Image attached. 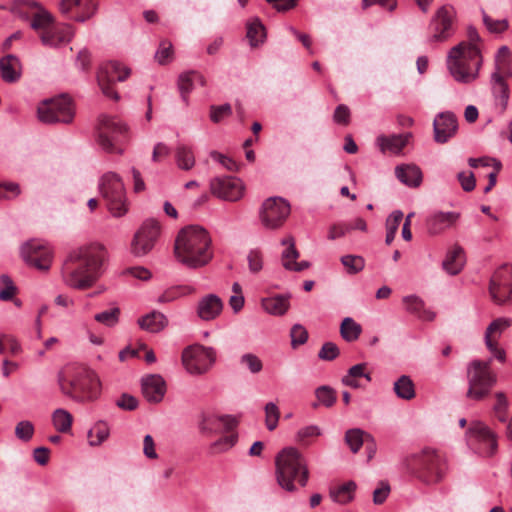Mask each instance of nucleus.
I'll list each match as a JSON object with an SVG mask.
<instances>
[{
  "label": "nucleus",
  "instance_id": "1",
  "mask_svg": "<svg viewBox=\"0 0 512 512\" xmlns=\"http://www.w3.org/2000/svg\"><path fill=\"white\" fill-rule=\"evenodd\" d=\"M108 253L104 245L91 243L72 250L62 267V280L70 288L92 287L103 273Z\"/></svg>",
  "mask_w": 512,
  "mask_h": 512
},
{
  "label": "nucleus",
  "instance_id": "2",
  "mask_svg": "<svg viewBox=\"0 0 512 512\" xmlns=\"http://www.w3.org/2000/svg\"><path fill=\"white\" fill-rule=\"evenodd\" d=\"M211 244V237L205 228L199 225L186 226L175 239V258L190 269L203 267L213 258Z\"/></svg>",
  "mask_w": 512,
  "mask_h": 512
},
{
  "label": "nucleus",
  "instance_id": "3",
  "mask_svg": "<svg viewBox=\"0 0 512 512\" xmlns=\"http://www.w3.org/2000/svg\"><path fill=\"white\" fill-rule=\"evenodd\" d=\"M309 475L307 460L298 449L286 447L276 455V481L285 491L295 492L297 491V485L305 487Z\"/></svg>",
  "mask_w": 512,
  "mask_h": 512
},
{
  "label": "nucleus",
  "instance_id": "4",
  "mask_svg": "<svg viewBox=\"0 0 512 512\" xmlns=\"http://www.w3.org/2000/svg\"><path fill=\"white\" fill-rule=\"evenodd\" d=\"M61 391L77 401H92L100 394V381L85 366L69 365L58 373Z\"/></svg>",
  "mask_w": 512,
  "mask_h": 512
},
{
  "label": "nucleus",
  "instance_id": "5",
  "mask_svg": "<svg viewBox=\"0 0 512 512\" xmlns=\"http://www.w3.org/2000/svg\"><path fill=\"white\" fill-rule=\"evenodd\" d=\"M482 56L477 46L465 41L452 47L447 56V68L455 81L463 84L474 82L479 76Z\"/></svg>",
  "mask_w": 512,
  "mask_h": 512
},
{
  "label": "nucleus",
  "instance_id": "6",
  "mask_svg": "<svg viewBox=\"0 0 512 512\" xmlns=\"http://www.w3.org/2000/svg\"><path fill=\"white\" fill-rule=\"evenodd\" d=\"M411 461L415 476L427 485L440 483L448 470L445 457L430 449L413 456Z\"/></svg>",
  "mask_w": 512,
  "mask_h": 512
},
{
  "label": "nucleus",
  "instance_id": "7",
  "mask_svg": "<svg viewBox=\"0 0 512 512\" xmlns=\"http://www.w3.org/2000/svg\"><path fill=\"white\" fill-rule=\"evenodd\" d=\"M491 360H473L467 367L468 390L466 397L481 401L487 397L497 382L496 374L491 370Z\"/></svg>",
  "mask_w": 512,
  "mask_h": 512
},
{
  "label": "nucleus",
  "instance_id": "8",
  "mask_svg": "<svg viewBox=\"0 0 512 512\" xmlns=\"http://www.w3.org/2000/svg\"><path fill=\"white\" fill-rule=\"evenodd\" d=\"M127 126L117 117L101 115L96 126V141L108 153L122 154L120 144L127 138Z\"/></svg>",
  "mask_w": 512,
  "mask_h": 512
},
{
  "label": "nucleus",
  "instance_id": "9",
  "mask_svg": "<svg viewBox=\"0 0 512 512\" xmlns=\"http://www.w3.org/2000/svg\"><path fill=\"white\" fill-rule=\"evenodd\" d=\"M99 189L106 201L107 208L113 216L121 217L127 212L125 188L118 174L114 172L105 173L100 180Z\"/></svg>",
  "mask_w": 512,
  "mask_h": 512
},
{
  "label": "nucleus",
  "instance_id": "10",
  "mask_svg": "<svg viewBox=\"0 0 512 512\" xmlns=\"http://www.w3.org/2000/svg\"><path fill=\"white\" fill-rule=\"evenodd\" d=\"M37 112L39 120L46 124H69L75 116L73 101L65 94L44 100Z\"/></svg>",
  "mask_w": 512,
  "mask_h": 512
},
{
  "label": "nucleus",
  "instance_id": "11",
  "mask_svg": "<svg viewBox=\"0 0 512 512\" xmlns=\"http://www.w3.org/2000/svg\"><path fill=\"white\" fill-rule=\"evenodd\" d=\"M457 12L451 4H444L436 9L432 15L428 29L430 42H445L456 31Z\"/></svg>",
  "mask_w": 512,
  "mask_h": 512
},
{
  "label": "nucleus",
  "instance_id": "12",
  "mask_svg": "<svg viewBox=\"0 0 512 512\" xmlns=\"http://www.w3.org/2000/svg\"><path fill=\"white\" fill-rule=\"evenodd\" d=\"M290 210V205L284 198L278 196L270 197L261 206L259 212L260 221L267 229H278L287 220Z\"/></svg>",
  "mask_w": 512,
  "mask_h": 512
},
{
  "label": "nucleus",
  "instance_id": "13",
  "mask_svg": "<svg viewBox=\"0 0 512 512\" xmlns=\"http://www.w3.org/2000/svg\"><path fill=\"white\" fill-rule=\"evenodd\" d=\"M215 351L211 347L194 345L182 353V362L190 374L206 373L215 362Z\"/></svg>",
  "mask_w": 512,
  "mask_h": 512
},
{
  "label": "nucleus",
  "instance_id": "14",
  "mask_svg": "<svg viewBox=\"0 0 512 512\" xmlns=\"http://www.w3.org/2000/svg\"><path fill=\"white\" fill-rule=\"evenodd\" d=\"M21 255L27 265L41 271H47L53 259L51 247L40 240L26 242L21 248Z\"/></svg>",
  "mask_w": 512,
  "mask_h": 512
},
{
  "label": "nucleus",
  "instance_id": "15",
  "mask_svg": "<svg viewBox=\"0 0 512 512\" xmlns=\"http://www.w3.org/2000/svg\"><path fill=\"white\" fill-rule=\"evenodd\" d=\"M130 70L122 66L116 61H110L102 65L97 73L98 85L103 94L114 100H118V93L112 89V85L116 82H122L127 79Z\"/></svg>",
  "mask_w": 512,
  "mask_h": 512
},
{
  "label": "nucleus",
  "instance_id": "16",
  "mask_svg": "<svg viewBox=\"0 0 512 512\" xmlns=\"http://www.w3.org/2000/svg\"><path fill=\"white\" fill-rule=\"evenodd\" d=\"M489 291L492 300L498 305L512 300V265L504 264L495 271Z\"/></svg>",
  "mask_w": 512,
  "mask_h": 512
},
{
  "label": "nucleus",
  "instance_id": "17",
  "mask_svg": "<svg viewBox=\"0 0 512 512\" xmlns=\"http://www.w3.org/2000/svg\"><path fill=\"white\" fill-rule=\"evenodd\" d=\"M160 235V225L154 219L146 220L135 233L131 242V253L136 257L148 254Z\"/></svg>",
  "mask_w": 512,
  "mask_h": 512
},
{
  "label": "nucleus",
  "instance_id": "18",
  "mask_svg": "<svg viewBox=\"0 0 512 512\" xmlns=\"http://www.w3.org/2000/svg\"><path fill=\"white\" fill-rule=\"evenodd\" d=\"M470 441L480 444L479 451L485 456H492L497 450L495 433L483 422L473 421L467 431Z\"/></svg>",
  "mask_w": 512,
  "mask_h": 512
},
{
  "label": "nucleus",
  "instance_id": "19",
  "mask_svg": "<svg viewBox=\"0 0 512 512\" xmlns=\"http://www.w3.org/2000/svg\"><path fill=\"white\" fill-rule=\"evenodd\" d=\"M210 191L217 198L237 201L243 195V185L240 179L235 177H216L210 181Z\"/></svg>",
  "mask_w": 512,
  "mask_h": 512
},
{
  "label": "nucleus",
  "instance_id": "20",
  "mask_svg": "<svg viewBox=\"0 0 512 512\" xmlns=\"http://www.w3.org/2000/svg\"><path fill=\"white\" fill-rule=\"evenodd\" d=\"M239 421L232 415L203 413L199 421V430L205 435H214L234 430Z\"/></svg>",
  "mask_w": 512,
  "mask_h": 512
},
{
  "label": "nucleus",
  "instance_id": "21",
  "mask_svg": "<svg viewBox=\"0 0 512 512\" xmlns=\"http://www.w3.org/2000/svg\"><path fill=\"white\" fill-rule=\"evenodd\" d=\"M143 397L152 404L160 403L166 394V382L159 374H149L141 379Z\"/></svg>",
  "mask_w": 512,
  "mask_h": 512
},
{
  "label": "nucleus",
  "instance_id": "22",
  "mask_svg": "<svg viewBox=\"0 0 512 512\" xmlns=\"http://www.w3.org/2000/svg\"><path fill=\"white\" fill-rule=\"evenodd\" d=\"M457 119L451 112L440 113L433 122L434 140L439 144L446 143L456 134Z\"/></svg>",
  "mask_w": 512,
  "mask_h": 512
},
{
  "label": "nucleus",
  "instance_id": "23",
  "mask_svg": "<svg viewBox=\"0 0 512 512\" xmlns=\"http://www.w3.org/2000/svg\"><path fill=\"white\" fill-rule=\"evenodd\" d=\"M74 35L69 24L52 25L47 31L40 32V40L44 46L56 48L71 41Z\"/></svg>",
  "mask_w": 512,
  "mask_h": 512
},
{
  "label": "nucleus",
  "instance_id": "24",
  "mask_svg": "<svg viewBox=\"0 0 512 512\" xmlns=\"http://www.w3.org/2000/svg\"><path fill=\"white\" fill-rule=\"evenodd\" d=\"M281 244L287 246L282 253V265L286 270L300 272L310 267L308 261L296 262L299 252L295 247V239L292 236L284 238Z\"/></svg>",
  "mask_w": 512,
  "mask_h": 512
},
{
  "label": "nucleus",
  "instance_id": "25",
  "mask_svg": "<svg viewBox=\"0 0 512 512\" xmlns=\"http://www.w3.org/2000/svg\"><path fill=\"white\" fill-rule=\"evenodd\" d=\"M223 309V302L219 296L208 294L202 297L197 305V315L204 321L215 319Z\"/></svg>",
  "mask_w": 512,
  "mask_h": 512
},
{
  "label": "nucleus",
  "instance_id": "26",
  "mask_svg": "<svg viewBox=\"0 0 512 512\" xmlns=\"http://www.w3.org/2000/svg\"><path fill=\"white\" fill-rule=\"evenodd\" d=\"M0 75L4 82L15 83L22 76V63L13 54H8L0 59Z\"/></svg>",
  "mask_w": 512,
  "mask_h": 512
},
{
  "label": "nucleus",
  "instance_id": "27",
  "mask_svg": "<svg viewBox=\"0 0 512 512\" xmlns=\"http://www.w3.org/2000/svg\"><path fill=\"white\" fill-rule=\"evenodd\" d=\"M459 218L456 212H436L427 219L429 234L436 235L451 227Z\"/></svg>",
  "mask_w": 512,
  "mask_h": 512
},
{
  "label": "nucleus",
  "instance_id": "28",
  "mask_svg": "<svg viewBox=\"0 0 512 512\" xmlns=\"http://www.w3.org/2000/svg\"><path fill=\"white\" fill-rule=\"evenodd\" d=\"M504 72L494 71L491 75V89L494 97L500 101L502 110H505L509 101V86L505 80L506 77H510Z\"/></svg>",
  "mask_w": 512,
  "mask_h": 512
},
{
  "label": "nucleus",
  "instance_id": "29",
  "mask_svg": "<svg viewBox=\"0 0 512 512\" xmlns=\"http://www.w3.org/2000/svg\"><path fill=\"white\" fill-rule=\"evenodd\" d=\"M395 175L401 183L409 187H418L422 182V172L416 165H399L395 168Z\"/></svg>",
  "mask_w": 512,
  "mask_h": 512
},
{
  "label": "nucleus",
  "instance_id": "30",
  "mask_svg": "<svg viewBox=\"0 0 512 512\" xmlns=\"http://www.w3.org/2000/svg\"><path fill=\"white\" fill-rule=\"evenodd\" d=\"M29 5L37 8V11L32 15L30 27L40 35V32L47 31L54 24V17L37 2H30Z\"/></svg>",
  "mask_w": 512,
  "mask_h": 512
},
{
  "label": "nucleus",
  "instance_id": "31",
  "mask_svg": "<svg viewBox=\"0 0 512 512\" xmlns=\"http://www.w3.org/2000/svg\"><path fill=\"white\" fill-rule=\"evenodd\" d=\"M138 325L141 329L147 332L157 333L162 331L168 325V319L163 313L152 311L139 318Z\"/></svg>",
  "mask_w": 512,
  "mask_h": 512
},
{
  "label": "nucleus",
  "instance_id": "32",
  "mask_svg": "<svg viewBox=\"0 0 512 512\" xmlns=\"http://www.w3.org/2000/svg\"><path fill=\"white\" fill-rule=\"evenodd\" d=\"M411 133L398 134L391 136L381 135L377 138V143L382 152L390 151L392 153H400L408 143Z\"/></svg>",
  "mask_w": 512,
  "mask_h": 512
},
{
  "label": "nucleus",
  "instance_id": "33",
  "mask_svg": "<svg viewBox=\"0 0 512 512\" xmlns=\"http://www.w3.org/2000/svg\"><path fill=\"white\" fill-rule=\"evenodd\" d=\"M465 264L464 250L460 246H454V248L448 252L445 260L442 263L443 269L450 275L458 274Z\"/></svg>",
  "mask_w": 512,
  "mask_h": 512
},
{
  "label": "nucleus",
  "instance_id": "34",
  "mask_svg": "<svg viewBox=\"0 0 512 512\" xmlns=\"http://www.w3.org/2000/svg\"><path fill=\"white\" fill-rule=\"evenodd\" d=\"M195 82L200 83L202 86L205 85L204 77L198 72L190 71L179 75L177 85L185 102H187L188 94L192 91Z\"/></svg>",
  "mask_w": 512,
  "mask_h": 512
},
{
  "label": "nucleus",
  "instance_id": "35",
  "mask_svg": "<svg viewBox=\"0 0 512 512\" xmlns=\"http://www.w3.org/2000/svg\"><path fill=\"white\" fill-rule=\"evenodd\" d=\"M289 298L288 295H276L264 298L262 300V307L269 314L280 316L285 314L289 309Z\"/></svg>",
  "mask_w": 512,
  "mask_h": 512
},
{
  "label": "nucleus",
  "instance_id": "36",
  "mask_svg": "<svg viewBox=\"0 0 512 512\" xmlns=\"http://www.w3.org/2000/svg\"><path fill=\"white\" fill-rule=\"evenodd\" d=\"M366 363H359L349 368L347 374L342 378V383L351 388L361 387L359 378H365L367 382L371 381L370 373L366 372Z\"/></svg>",
  "mask_w": 512,
  "mask_h": 512
},
{
  "label": "nucleus",
  "instance_id": "37",
  "mask_svg": "<svg viewBox=\"0 0 512 512\" xmlns=\"http://www.w3.org/2000/svg\"><path fill=\"white\" fill-rule=\"evenodd\" d=\"M406 310L417 315L420 319L432 321L435 313L424 308V302L417 296L411 295L403 298Z\"/></svg>",
  "mask_w": 512,
  "mask_h": 512
},
{
  "label": "nucleus",
  "instance_id": "38",
  "mask_svg": "<svg viewBox=\"0 0 512 512\" xmlns=\"http://www.w3.org/2000/svg\"><path fill=\"white\" fill-rule=\"evenodd\" d=\"M357 485L354 481H348L330 490V497L334 502L346 504L353 500Z\"/></svg>",
  "mask_w": 512,
  "mask_h": 512
},
{
  "label": "nucleus",
  "instance_id": "39",
  "mask_svg": "<svg viewBox=\"0 0 512 512\" xmlns=\"http://www.w3.org/2000/svg\"><path fill=\"white\" fill-rule=\"evenodd\" d=\"M393 390L396 396L403 400H411L416 395L415 385L407 375H402L395 381Z\"/></svg>",
  "mask_w": 512,
  "mask_h": 512
},
{
  "label": "nucleus",
  "instance_id": "40",
  "mask_svg": "<svg viewBox=\"0 0 512 512\" xmlns=\"http://www.w3.org/2000/svg\"><path fill=\"white\" fill-rule=\"evenodd\" d=\"M247 38L249 39L250 45L256 47L263 43L266 32L265 27L258 18L253 19L247 24Z\"/></svg>",
  "mask_w": 512,
  "mask_h": 512
},
{
  "label": "nucleus",
  "instance_id": "41",
  "mask_svg": "<svg viewBox=\"0 0 512 512\" xmlns=\"http://www.w3.org/2000/svg\"><path fill=\"white\" fill-rule=\"evenodd\" d=\"M315 396L317 398V402L312 404L313 408L318 407L319 405H323L327 408L332 407L337 399L336 391L330 386H320L315 390Z\"/></svg>",
  "mask_w": 512,
  "mask_h": 512
},
{
  "label": "nucleus",
  "instance_id": "42",
  "mask_svg": "<svg viewBox=\"0 0 512 512\" xmlns=\"http://www.w3.org/2000/svg\"><path fill=\"white\" fill-rule=\"evenodd\" d=\"M72 422V415L65 409H56L52 414V423L55 429L61 433L69 432L71 430Z\"/></svg>",
  "mask_w": 512,
  "mask_h": 512
},
{
  "label": "nucleus",
  "instance_id": "43",
  "mask_svg": "<svg viewBox=\"0 0 512 512\" xmlns=\"http://www.w3.org/2000/svg\"><path fill=\"white\" fill-rule=\"evenodd\" d=\"M362 332L361 325L356 323L352 318L346 317L341 323L340 334L347 342L357 340Z\"/></svg>",
  "mask_w": 512,
  "mask_h": 512
},
{
  "label": "nucleus",
  "instance_id": "44",
  "mask_svg": "<svg viewBox=\"0 0 512 512\" xmlns=\"http://www.w3.org/2000/svg\"><path fill=\"white\" fill-rule=\"evenodd\" d=\"M367 435L369 433L359 428L349 429L345 433V442L353 453H357L367 440Z\"/></svg>",
  "mask_w": 512,
  "mask_h": 512
},
{
  "label": "nucleus",
  "instance_id": "45",
  "mask_svg": "<svg viewBox=\"0 0 512 512\" xmlns=\"http://www.w3.org/2000/svg\"><path fill=\"white\" fill-rule=\"evenodd\" d=\"M110 429L107 423L103 421L97 422L89 431L88 439L91 446H98L103 443L109 436Z\"/></svg>",
  "mask_w": 512,
  "mask_h": 512
},
{
  "label": "nucleus",
  "instance_id": "46",
  "mask_svg": "<svg viewBox=\"0 0 512 512\" xmlns=\"http://www.w3.org/2000/svg\"><path fill=\"white\" fill-rule=\"evenodd\" d=\"M175 157L178 167L182 170H190L195 165L194 153L191 148L185 145L177 147Z\"/></svg>",
  "mask_w": 512,
  "mask_h": 512
},
{
  "label": "nucleus",
  "instance_id": "47",
  "mask_svg": "<svg viewBox=\"0 0 512 512\" xmlns=\"http://www.w3.org/2000/svg\"><path fill=\"white\" fill-rule=\"evenodd\" d=\"M237 440H238V435L236 433L221 437L218 440H216L210 444V446L208 448V453L210 455H217V454L224 453V452L228 451L229 449H231L237 443Z\"/></svg>",
  "mask_w": 512,
  "mask_h": 512
},
{
  "label": "nucleus",
  "instance_id": "48",
  "mask_svg": "<svg viewBox=\"0 0 512 512\" xmlns=\"http://www.w3.org/2000/svg\"><path fill=\"white\" fill-rule=\"evenodd\" d=\"M403 219V213L400 210L393 211L386 219V238L385 242L390 245L395 238L399 225Z\"/></svg>",
  "mask_w": 512,
  "mask_h": 512
},
{
  "label": "nucleus",
  "instance_id": "49",
  "mask_svg": "<svg viewBox=\"0 0 512 512\" xmlns=\"http://www.w3.org/2000/svg\"><path fill=\"white\" fill-rule=\"evenodd\" d=\"M511 51L508 46H501L495 56V71L512 75L510 65Z\"/></svg>",
  "mask_w": 512,
  "mask_h": 512
},
{
  "label": "nucleus",
  "instance_id": "50",
  "mask_svg": "<svg viewBox=\"0 0 512 512\" xmlns=\"http://www.w3.org/2000/svg\"><path fill=\"white\" fill-rule=\"evenodd\" d=\"M154 58L160 65H166L170 63L174 58L172 43L168 40H162L159 43V47L155 52Z\"/></svg>",
  "mask_w": 512,
  "mask_h": 512
},
{
  "label": "nucleus",
  "instance_id": "51",
  "mask_svg": "<svg viewBox=\"0 0 512 512\" xmlns=\"http://www.w3.org/2000/svg\"><path fill=\"white\" fill-rule=\"evenodd\" d=\"M97 9L98 0H81V4L78 9L80 14L71 18L77 22H85L96 13Z\"/></svg>",
  "mask_w": 512,
  "mask_h": 512
},
{
  "label": "nucleus",
  "instance_id": "52",
  "mask_svg": "<svg viewBox=\"0 0 512 512\" xmlns=\"http://www.w3.org/2000/svg\"><path fill=\"white\" fill-rule=\"evenodd\" d=\"M341 263L346 268L349 274H356L362 271L365 267L363 257L358 255H345L341 257Z\"/></svg>",
  "mask_w": 512,
  "mask_h": 512
},
{
  "label": "nucleus",
  "instance_id": "53",
  "mask_svg": "<svg viewBox=\"0 0 512 512\" xmlns=\"http://www.w3.org/2000/svg\"><path fill=\"white\" fill-rule=\"evenodd\" d=\"M119 316L120 309L118 307H113L109 310L97 313L94 316V319L107 327H113L119 322Z\"/></svg>",
  "mask_w": 512,
  "mask_h": 512
},
{
  "label": "nucleus",
  "instance_id": "54",
  "mask_svg": "<svg viewBox=\"0 0 512 512\" xmlns=\"http://www.w3.org/2000/svg\"><path fill=\"white\" fill-rule=\"evenodd\" d=\"M280 418V410L273 402H268L265 405V425L269 431L277 428Z\"/></svg>",
  "mask_w": 512,
  "mask_h": 512
},
{
  "label": "nucleus",
  "instance_id": "55",
  "mask_svg": "<svg viewBox=\"0 0 512 512\" xmlns=\"http://www.w3.org/2000/svg\"><path fill=\"white\" fill-rule=\"evenodd\" d=\"M239 362L242 366L246 367L252 374H258L263 369V363L261 359L253 353L243 354Z\"/></svg>",
  "mask_w": 512,
  "mask_h": 512
},
{
  "label": "nucleus",
  "instance_id": "56",
  "mask_svg": "<svg viewBox=\"0 0 512 512\" xmlns=\"http://www.w3.org/2000/svg\"><path fill=\"white\" fill-rule=\"evenodd\" d=\"M34 435V425L31 421H20L15 427V436L23 441L28 442Z\"/></svg>",
  "mask_w": 512,
  "mask_h": 512
},
{
  "label": "nucleus",
  "instance_id": "57",
  "mask_svg": "<svg viewBox=\"0 0 512 512\" xmlns=\"http://www.w3.org/2000/svg\"><path fill=\"white\" fill-rule=\"evenodd\" d=\"M482 17L485 26L492 33H502L508 28L507 20H493L484 10H482Z\"/></svg>",
  "mask_w": 512,
  "mask_h": 512
},
{
  "label": "nucleus",
  "instance_id": "58",
  "mask_svg": "<svg viewBox=\"0 0 512 512\" xmlns=\"http://www.w3.org/2000/svg\"><path fill=\"white\" fill-rule=\"evenodd\" d=\"M232 114V107L226 103L220 106L212 105L210 107V119L214 123L221 122L224 118L229 117Z\"/></svg>",
  "mask_w": 512,
  "mask_h": 512
},
{
  "label": "nucleus",
  "instance_id": "59",
  "mask_svg": "<svg viewBox=\"0 0 512 512\" xmlns=\"http://www.w3.org/2000/svg\"><path fill=\"white\" fill-rule=\"evenodd\" d=\"M319 435H321L320 428L316 425H310V426H306V427L299 429L296 434L295 440H296V442H298L302 445H306L308 443L307 442L308 438L318 437Z\"/></svg>",
  "mask_w": 512,
  "mask_h": 512
},
{
  "label": "nucleus",
  "instance_id": "60",
  "mask_svg": "<svg viewBox=\"0 0 512 512\" xmlns=\"http://www.w3.org/2000/svg\"><path fill=\"white\" fill-rule=\"evenodd\" d=\"M340 354L338 346L333 342H325L318 352V357L324 361H332Z\"/></svg>",
  "mask_w": 512,
  "mask_h": 512
},
{
  "label": "nucleus",
  "instance_id": "61",
  "mask_svg": "<svg viewBox=\"0 0 512 512\" xmlns=\"http://www.w3.org/2000/svg\"><path fill=\"white\" fill-rule=\"evenodd\" d=\"M291 336V344L293 347L298 345H303L307 342L308 332L307 330L300 324H295L290 331Z\"/></svg>",
  "mask_w": 512,
  "mask_h": 512
},
{
  "label": "nucleus",
  "instance_id": "62",
  "mask_svg": "<svg viewBox=\"0 0 512 512\" xmlns=\"http://www.w3.org/2000/svg\"><path fill=\"white\" fill-rule=\"evenodd\" d=\"M21 190L17 183L0 182V199L10 200L17 197Z\"/></svg>",
  "mask_w": 512,
  "mask_h": 512
},
{
  "label": "nucleus",
  "instance_id": "63",
  "mask_svg": "<svg viewBox=\"0 0 512 512\" xmlns=\"http://www.w3.org/2000/svg\"><path fill=\"white\" fill-rule=\"evenodd\" d=\"M512 325V320L509 318H497L494 321H492L489 326L486 329L487 334H501L503 331H505L508 327Z\"/></svg>",
  "mask_w": 512,
  "mask_h": 512
},
{
  "label": "nucleus",
  "instance_id": "64",
  "mask_svg": "<svg viewBox=\"0 0 512 512\" xmlns=\"http://www.w3.org/2000/svg\"><path fill=\"white\" fill-rule=\"evenodd\" d=\"M350 109L347 105L340 104L336 107L334 114H333V120L335 123L347 126L350 123Z\"/></svg>",
  "mask_w": 512,
  "mask_h": 512
}]
</instances>
